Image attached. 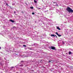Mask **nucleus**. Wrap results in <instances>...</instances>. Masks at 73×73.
<instances>
[{
    "label": "nucleus",
    "mask_w": 73,
    "mask_h": 73,
    "mask_svg": "<svg viewBox=\"0 0 73 73\" xmlns=\"http://www.w3.org/2000/svg\"><path fill=\"white\" fill-rule=\"evenodd\" d=\"M66 11H68L69 13H73V10H72L69 7H67L66 9Z\"/></svg>",
    "instance_id": "obj_1"
},
{
    "label": "nucleus",
    "mask_w": 73,
    "mask_h": 73,
    "mask_svg": "<svg viewBox=\"0 0 73 73\" xmlns=\"http://www.w3.org/2000/svg\"><path fill=\"white\" fill-rule=\"evenodd\" d=\"M49 48H50V49H53V50H54L55 49H56L55 47L52 46H51L49 47Z\"/></svg>",
    "instance_id": "obj_2"
},
{
    "label": "nucleus",
    "mask_w": 73,
    "mask_h": 73,
    "mask_svg": "<svg viewBox=\"0 0 73 73\" xmlns=\"http://www.w3.org/2000/svg\"><path fill=\"white\" fill-rule=\"evenodd\" d=\"M56 35H57V36H58V37H61V35L58 34V33L57 32H56Z\"/></svg>",
    "instance_id": "obj_3"
},
{
    "label": "nucleus",
    "mask_w": 73,
    "mask_h": 73,
    "mask_svg": "<svg viewBox=\"0 0 73 73\" xmlns=\"http://www.w3.org/2000/svg\"><path fill=\"white\" fill-rule=\"evenodd\" d=\"M54 3L55 4H54V5L55 6H58V4H57V3H54Z\"/></svg>",
    "instance_id": "obj_4"
},
{
    "label": "nucleus",
    "mask_w": 73,
    "mask_h": 73,
    "mask_svg": "<svg viewBox=\"0 0 73 73\" xmlns=\"http://www.w3.org/2000/svg\"><path fill=\"white\" fill-rule=\"evenodd\" d=\"M56 29H58V30H59V31H60V30H61V29H60V28H59V27H57Z\"/></svg>",
    "instance_id": "obj_5"
},
{
    "label": "nucleus",
    "mask_w": 73,
    "mask_h": 73,
    "mask_svg": "<svg viewBox=\"0 0 73 73\" xmlns=\"http://www.w3.org/2000/svg\"><path fill=\"white\" fill-rule=\"evenodd\" d=\"M10 21H11V22H12V23H15V21H14L13 20L10 19Z\"/></svg>",
    "instance_id": "obj_6"
},
{
    "label": "nucleus",
    "mask_w": 73,
    "mask_h": 73,
    "mask_svg": "<svg viewBox=\"0 0 73 73\" xmlns=\"http://www.w3.org/2000/svg\"><path fill=\"white\" fill-rule=\"evenodd\" d=\"M51 37H55V36L54 35H52V34L51 35Z\"/></svg>",
    "instance_id": "obj_7"
},
{
    "label": "nucleus",
    "mask_w": 73,
    "mask_h": 73,
    "mask_svg": "<svg viewBox=\"0 0 73 73\" xmlns=\"http://www.w3.org/2000/svg\"><path fill=\"white\" fill-rule=\"evenodd\" d=\"M69 54H72V53L70 51H69L68 53Z\"/></svg>",
    "instance_id": "obj_8"
},
{
    "label": "nucleus",
    "mask_w": 73,
    "mask_h": 73,
    "mask_svg": "<svg viewBox=\"0 0 73 73\" xmlns=\"http://www.w3.org/2000/svg\"><path fill=\"white\" fill-rule=\"evenodd\" d=\"M34 3H37V1H36L35 0H34Z\"/></svg>",
    "instance_id": "obj_9"
},
{
    "label": "nucleus",
    "mask_w": 73,
    "mask_h": 73,
    "mask_svg": "<svg viewBox=\"0 0 73 73\" xmlns=\"http://www.w3.org/2000/svg\"><path fill=\"white\" fill-rule=\"evenodd\" d=\"M28 49H30V50H32V48H31L30 47H28Z\"/></svg>",
    "instance_id": "obj_10"
},
{
    "label": "nucleus",
    "mask_w": 73,
    "mask_h": 73,
    "mask_svg": "<svg viewBox=\"0 0 73 73\" xmlns=\"http://www.w3.org/2000/svg\"><path fill=\"white\" fill-rule=\"evenodd\" d=\"M30 8L32 9H33L34 8L33 7H30Z\"/></svg>",
    "instance_id": "obj_11"
},
{
    "label": "nucleus",
    "mask_w": 73,
    "mask_h": 73,
    "mask_svg": "<svg viewBox=\"0 0 73 73\" xmlns=\"http://www.w3.org/2000/svg\"><path fill=\"white\" fill-rule=\"evenodd\" d=\"M23 66V64H22V65H20V66H21V67Z\"/></svg>",
    "instance_id": "obj_12"
},
{
    "label": "nucleus",
    "mask_w": 73,
    "mask_h": 73,
    "mask_svg": "<svg viewBox=\"0 0 73 73\" xmlns=\"http://www.w3.org/2000/svg\"><path fill=\"white\" fill-rule=\"evenodd\" d=\"M41 9V8H38V10H39V9Z\"/></svg>",
    "instance_id": "obj_13"
},
{
    "label": "nucleus",
    "mask_w": 73,
    "mask_h": 73,
    "mask_svg": "<svg viewBox=\"0 0 73 73\" xmlns=\"http://www.w3.org/2000/svg\"><path fill=\"white\" fill-rule=\"evenodd\" d=\"M23 46H24V47H26V45H23Z\"/></svg>",
    "instance_id": "obj_14"
},
{
    "label": "nucleus",
    "mask_w": 73,
    "mask_h": 73,
    "mask_svg": "<svg viewBox=\"0 0 73 73\" xmlns=\"http://www.w3.org/2000/svg\"><path fill=\"white\" fill-rule=\"evenodd\" d=\"M32 15H35V13H32Z\"/></svg>",
    "instance_id": "obj_15"
},
{
    "label": "nucleus",
    "mask_w": 73,
    "mask_h": 73,
    "mask_svg": "<svg viewBox=\"0 0 73 73\" xmlns=\"http://www.w3.org/2000/svg\"><path fill=\"white\" fill-rule=\"evenodd\" d=\"M54 36H56V38H57V35H55Z\"/></svg>",
    "instance_id": "obj_16"
},
{
    "label": "nucleus",
    "mask_w": 73,
    "mask_h": 73,
    "mask_svg": "<svg viewBox=\"0 0 73 73\" xmlns=\"http://www.w3.org/2000/svg\"><path fill=\"white\" fill-rule=\"evenodd\" d=\"M62 43V44H65V43H64V42H63Z\"/></svg>",
    "instance_id": "obj_17"
},
{
    "label": "nucleus",
    "mask_w": 73,
    "mask_h": 73,
    "mask_svg": "<svg viewBox=\"0 0 73 73\" xmlns=\"http://www.w3.org/2000/svg\"><path fill=\"white\" fill-rule=\"evenodd\" d=\"M6 5H7V6H8V3H6Z\"/></svg>",
    "instance_id": "obj_18"
},
{
    "label": "nucleus",
    "mask_w": 73,
    "mask_h": 73,
    "mask_svg": "<svg viewBox=\"0 0 73 73\" xmlns=\"http://www.w3.org/2000/svg\"><path fill=\"white\" fill-rule=\"evenodd\" d=\"M51 62V61L49 60L48 62Z\"/></svg>",
    "instance_id": "obj_19"
},
{
    "label": "nucleus",
    "mask_w": 73,
    "mask_h": 73,
    "mask_svg": "<svg viewBox=\"0 0 73 73\" xmlns=\"http://www.w3.org/2000/svg\"><path fill=\"white\" fill-rule=\"evenodd\" d=\"M21 62H24V61L22 60V61H21Z\"/></svg>",
    "instance_id": "obj_20"
},
{
    "label": "nucleus",
    "mask_w": 73,
    "mask_h": 73,
    "mask_svg": "<svg viewBox=\"0 0 73 73\" xmlns=\"http://www.w3.org/2000/svg\"><path fill=\"white\" fill-rule=\"evenodd\" d=\"M14 13H16V11H14Z\"/></svg>",
    "instance_id": "obj_21"
},
{
    "label": "nucleus",
    "mask_w": 73,
    "mask_h": 73,
    "mask_svg": "<svg viewBox=\"0 0 73 73\" xmlns=\"http://www.w3.org/2000/svg\"><path fill=\"white\" fill-rule=\"evenodd\" d=\"M14 68V67H11V68Z\"/></svg>",
    "instance_id": "obj_22"
},
{
    "label": "nucleus",
    "mask_w": 73,
    "mask_h": 73,
    "mask_svg": "<svg viewBox=\"0 0 73 73\" xmlns=\"http://www.w3.org/2000/svg\"><path fill=\"white\" fill-rule=\"evenodd\" d=\"M1 49V47H0V50Z\"/></svg>",
    "instance_id": "obj_23"
},
{
    "label": "nucleus",
    "mask_w": 73,
    "mask_h": 73,
    "mask_svg": "<svg viewBox=\"0 0 73 73\" xmlns=\"http://www.w3.org/2000/svg\"><path fill=\"white\" fill-rule=\"evenodd\" d=\"M42 61V60H41V61Z\"/></svg>",
    "instance_id": "obj_24"
}]
</instances>
